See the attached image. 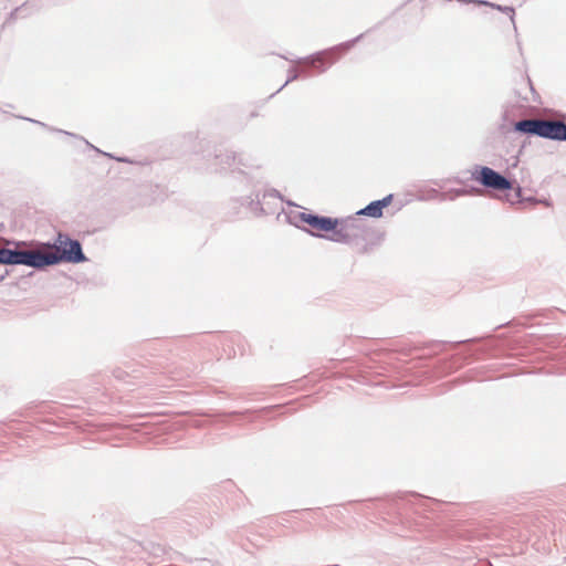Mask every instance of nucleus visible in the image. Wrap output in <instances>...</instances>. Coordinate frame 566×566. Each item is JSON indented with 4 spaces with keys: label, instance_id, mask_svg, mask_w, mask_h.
<instances>
[{
    "label": "nucleus",
    "instance_id": "nucleus-1",
    "mask_svg": "<svg viewBox=\"0 0 566 566\" xmlns=\"http://www.w3.org/2000/svg\"><path fill=\"white\" fill-rule=\"evenodd\" d=\"M333 237L332 242L346 244L357 253L368 254L381 243L384 233L364 221L347 217L339 219Z\"/></svg>",
    "mask_w": 566,
    "mask_h": 566
},
{
    "label": "nucleus",
    "instance_id": "nucleus-2",
    "mask_svg": "<svg viewBox=\"0 0 566 566\" xmlns=\"http://www.w3.org/2000/svg\"><path fill=\"white\" fill-rule=\"evenodd\" d=\"M56 251L42 250L43 271L60 264H80L88 259L83 251L80 240L70 237L67 233L59 232L55 235Z\"/></svg>",
    "mask_w": 566,
    "mask_h": 566
},
{
    "label": "nucleus",
    "instance_id": "nucleus-3",
    "mask_svg": "<svg viewBox=\"0 0 566 566\" xmlns=\"http://www.w3.org/2000/svg\"><path fill=\"white\" fill-rule=\"evenodd\" d=\"M513 132L527 137L536 136L555 142H566V123L562 120L521 119L513 124Z\"/></svg>",
    "mask_w": 566,
    "mask_h": 566
},
{
    "label": "nucleus",
    "instance_id": "nucleus-4",
    "mask_svg": "<svg viewBox=\"0 0 566 566\" xmlns=\"http://www.w3.org/2000/svg\"><path fill=\"white\" fill-rule=\"evenodd\" d=\"M370 30L367 31V33L369 32ZM366 32L365 33H360L358 34L357 36L348 40V41H345V42H342V43H338L336 45H333L331 48H327V49H324V50H321V51H317L315 53H312L307 56H304V57H298L296 60H290L287 56L285 55H280L282 59L284 60H287V61H292L294 63H300V62H307L310 63L315 70L317 73H324L326 72L342 55H344L345 53H347L349 50H352L358 42H360L364 36H365Z\"/></svg>",
    "mask_w": 566,
    "mask_h": 566
},
{
    "label": "nucleus",
    "instance_id": "nucleus-5",
    "mask_svg": "<svg viewBox=\"0 0 566 566\" xmlns=\"http://www.w3.org/2000/svg\"><path fill=\"white\" fill-rule=\"evenodd\" d=\"M22 242H18L14 248L0 249V265H25L36 271H43L42 250H24L18 248Z\"/></svg>",
    "mask_w": 566,
    "mask_h": 566
},
{
    "label": "nucleus",
    "instance_id": "nucleus-6",
    "mask_svg": "<svg viewBox=\"0 0 566 566\" xmlns=\"http://www.w3.org/2000/svg\"><path fill=\"white\" fill-rule=\"evenodd\" d=\"M471 179L485 189L507 191L513 189V181L500 171L483 165H474L471 169Z\"/></svg>",
    "mask_w": 566,
    "mask_h": 566
},
{
    "label": "nucleus",
    "instance_id": "nucleus-7",
    "mask_svg": "<svg viewBox=\"0 0 566 566\" xmlns=\"http://www.w3.org/2000/svg\"><path fill=\"white\" fill-rule=\"evenodd\" d=\"M339 219L340 218L323 216L312 211L306 223L308 228L305 232L312 237L332 241L334 232H336L339 226Z\"/></svg>",
    "mask_w": 566,
    "mask_h": 566
},
{
    "label": "nucleus",
    "instance_id": "nucleus-8",
    "mask_svg": "<svg viewBox=\"0 0 566 566\" xmlns=\"http://www.w3.org/2000/svg\"><path fill=\"white\" fill-rule=\"evenodd\" d=\"M216 164L220 166L221 170L230 169L232 172L239 170V172L244 174L240 167H248L247 163L243 161V157L241 154H235L230 150L220 151L214 156Z\"/></svg>",
    "mask_w": 566,
    "mask_h": 566
},
{
    "label": "nucleus",
    "instance_id": "nucleus-9",
    "mask_svg": "<svg viewBox=\"0 0 566 566\" xmlns=\"http://www.w3.org/2000/svg\"><path fill=\"white\" fill-rule=\"evenodd\" d=\"M250 182H252V191L249 196L241 198V205H247L252 213L255 216H260L263 213V207L261 205L260 195L263 188L261 187L260 181H253L254 177L248 174H244Z\"/></svg>",
    "mask_w": 566,
    "mask_h": 566
},
{
    "label": "nucleus",
    "instance_id": "nucleus-10",
    "mask_svg": "<svg viewBox=\"0 0 566 566\" xmlns=\"http://www.w3.org/2000/svg\"><path fill=\"white\" fill-rule=\"evenodd\" d=\"M52 132H56V133H61V134H65L67 136H72V137H76V138H80L82 139L90 148L94 149L95 151L102 154L103 156H106L108 158H112L118 163H126V164H130L133 163L130 158L128 157H125V156H115L111 153H106V151H102L99 150L97 147L93 146L91 143H88L84 137H80L73 133H70V132H66V130H63V129H59V128H50Z\"/></svg>",
    "mask_w": 566,
    "mask_h": 566
},
{
    "label": "nucleus",
    "instance_id": "nucleus-11",
    "mask_svg": "<svg viewBox=\"0 0 566 566\" xmlns=\"http://www.w3.org/2000/svg\"><path fill=\"white\" fill-rule=\"evenodd\" d=\"M311 212H312L311 210L291 211L287 214L289 222L291 224L295 226L296 228L305 231L307 229L305 226L308 221V217L311 216Z\"/></svg>",
    "mask_w": 566,
    "mask_h": 566
},
{
    "label": "nucleus",
    "instance_id": "nucleus-12",
    "mask_svg": "<svg viewBox=\"0 0 566 566\" xmlns=\"http://www.w3.org/2000/svg\"><path fill=\"white\" fill-rule=\"evenodd\" d=\"M357 216H366L370 218H381L384 216V209L381 208L378 200L370 201L367 206L356 212Z\"/></svg>",
    "mask_w": 566,
    "mask_h": 566
},
{
    "label": "nucleus",
    "instance_id": "nucleus-13",
    "mask_svg": "<svg viewBox=\"0 0 566 566\" xmlns=\"http://www.w3.org/2000/svg\"><path fill=\"white\" fill-rule=\"evenodd\" d=\"M409 496L415 500V502L410 501L412 504H417L420 507H423L424 511L432 510V506L439 505V502L437 500L431 497H424L417 493H411Z\"/></svg>",
    "mask_w": 566,
    "mask_h": 566
},
{
    "label": "nucleus",
    "instance_id": "nucleus-14",
    "mask_svg": "<svg viewBox=\"0 0 566 566\" xmlns=\"http://www.w3.org/2000/svg\"><path fill=\"white\" fill-rule=\"evenodd\" d=\"M485 7H490L494 10H497L502 13H505L509 15L510 20L512 21L513 23V28L515 30V32L517 31V28H516V24H515V9L514 7L512 6H502V4H497V3H493V2H490L489 1V4H484Z\"/></svg>",
    "mask_w": 566,
    "mask_h": 566
},
{
    "label": "nucleus",
    "instance_id": "nucleus-15",
    "mask_svg": "<svg viewBox=\"0 0 566 566\" xmlns=\"http://www.w3.org/2000/svg\"><path fill=\"white\" fill-rule=\"evenodd\" d=\"M311 75H312V73L307 70H304V71H302V73H300L295 69L290 67L287 70V78H286L285 83L276 91V93L281 92L291 82L296 81L300 77H308Z\"/></svg>",
    "mask_w": 566,
    "mask_h": 566
},
{
    "label": "nucleus",
    "instance_id": "nucleus-16",
    "mask_svg": "<svg viewBox=\"0 0 566 566\" xmlns=\"http://www.w3.org/2000/svg\"><path fill=\"white\" fill-rule=\"evenodd\" d=\"M469 195V191L467 188H452L447 193H441L440 199L446 200L449 198L450 200H454L458 197Z\"/></svg>",
    "mask_w": 566,
    "mask_h": 566
},
{
    "label": "nucleus",
    "instance_id": "nucleus-17",
    "mask_svg": "<svg viewBox=\"0 0 566 566\" xmlns=\"http://www.w3.org/2000/svg\"><path fill=\"white\" fill-rule=\"evenodd\" d=\"M516 113H517V109L515 106H505L503 109V113H502L503 122L509 123L513 126V124L516 123L514 120Z\"/></svg>",
    "mask_w": 566,
    "mask_h": 566
},
{
    "label": "nucleus",
    "instance_id": "nucleus-18",
    "mask_svg": "<svg viewBox=\"0 0 566 566\" xmlns=\"http://www.w3.org/2000/svg\"><path fill=\"white\" fill-rule=\"evenodd\" d=\"M467 358H468L467 356H463V357L455 356L451 361L447 363L448 366L446 367L444 370L447 373H451L452 370H455V369L460 368L464 364Z\"/></svg>",
    "mask_w": 566,
    "mask_h": 566
},
{
    "label": "nucleus",
    "instance_id": "nucleus-19",
    "mask_svg": "<svg viewBox=\"0 0 566 566\" xmlns=\"http://www.w3.org/2000/svg\"><path fill=\"white\" fill-rule=\"evenodd\" d=\"M40 245L35 250H44V251H56L55 237L46 242H38Z\"/></svg>",
    "mask_w": 566,
    "mask_h": 566
},
{
    "label": "nucleus",
    "instance_id": "nucleus-20",
    "mask_svg": "<svg viewBox=\"0 0 566 566\" xmlns=\"http://www.w3.org/2000/svg\"><path fill=\"white\" fill-rule=\"evenodd\" d=\"M25 6V3H23L22 6L20 7H17L14 8L10 13H9V17L7 18L6 23H10L12 21H14L17 18H18V14L20 11H22L23 7Z\"/></svg>",
    "mask_w": 566,
    "mask_h": 566
},
{
    "label": "nucleus",
    "instance_id": "nucleus-21",
    "mask_svg": "<svg viewBox=\"0 0 566 566\" xmlns=\"http://www.w3.org/2000/svg\"><path fill=\"white\" fill-rule=\"evenodd\" d=\"M513 185L516 184L515 180H512ZM515 192V197L518 200V202H524V195H523V188L520 185H516V187L513 186V189Z\"/></svg>",
    "mask_w": 566,
    "mask_h": 566
},
{
    "label": "nucleus",
    "instance_id": "nucleus-22",
    "mask_svg": "<svg viewBox=\"0 0 566 566\" xmlns=\"http://www.w3.org/2000/svg\"><path fill=\"white\" fill-rule=\"evenodd\" d=\"M392 200H394V195L389 193V195L385 196L384 198L378 199V202L380 203L381 208L385 209L392 202Z\"/></svg>",
    "mask_w": 566,
    "mask_h": 566
},
{
    "label": "nucleus",
    "instance_id": "nucleus-23",
    "mask_svg": "<svg viewBox=\"0 0 566 566\" xmlns=\"http://www.w3.org/2000/svg\"><path fill=\"white\" fill-rule=\"evenodd\" d=\"M252 411L251 410H244V411H231V412H218V416H229V417H237V416H241V415H248V413H251Z\"/></svg>",
    "mask_w": 566,
    "mask_h": 566
},
{
    "label": "nucleus",
    "instance_id": "nucleus-24",
    "mask_svg": "<svg viewBox=\"0 0 566 566\" xmlns=\"http://www.w3.org/2000/svg\"><path fill=\"white\" fill-rule=\"evenodd\" d=\"M266 196H271V197H280V193L276 189H271L269 191H264L263 192V198H265Z\"/></svg>",
    "mask_w": 566,
    "mask_h": 566
},
{
    "label": "nucleus",
    "instance_id": "nucleus-25",
    "mask_svg": "<svg viewBox=\"0 0 566 566\" xmlns=\"http://www.w3.org/2000/svg\"><path fill=\"white\" fill-rule=\"evenodd\" d=\"M538 199L535 198V197H524V202H527V203H537Z\"/></svg>",
    "mask_w": 566,
    "mask_h": 566
},
{
    "label": "nucleus",
    "instance_id": "nucleus-26",
    "mask_svg": "<svg viewBox=\"0 0 566 566\" xmlns=\"http://www.w3.org/2000/svg\"><path fill=\"white\" fill-rule=\"evenodd\" d=\"M25 119L30 120V122H32L34 124H38V125H40V126H42L44 128H49V126L45 123H42V122H39V120H35V119H31V118H25Z\"/></svg>",
    "mask_w": 566,
    "mask_h": 566
},
{
    "label": "nucleus",
    "instance_id": "nucleus-27",
    "mask_svg": "<svg viewBox=\"0 0 566 566\" xmlns=\"http://www.w3.org/2000/svg\"><path fill=\"white\" fill-rule=\"evenodd\" d=\"M537 203H543L546 207H551V201L548 199H538Z\"/></svg>",
    "mask_w": 566,
    "mask_h": 566
},
{
    "label": "nucleus",
    "instance_id": "nucleus-28",
    "mask_svg": "<svg viewBox=\"0 0 566 566\" xmlns=\"http://www.w3.org/2000/svg\"><path fill=\"white\" fill-rule=\"evenodd\" d=\"M471 342V339H465V340H461V342H457V343H452L453 346H458L459 344H462V343H469Z\"/></svg>",
    "mask_w": 566,
    "mask_h": 566
},
{
    "label": "nucleus",
    "instance_id": "nucleus-29",
    "mask_svg": "<svg viewBox=\"0 0 566 566\" xmlns=\"http://www.w3.org/2000/svg\"><path fill=\"white\" fill-rule=\"evenodd\" d=\"M467 189H468L469 193H471V192H473L475 190V188L473 186H471V187H469Z\"/></svg>",
    "mask_w": 566,
    "mask_h": 566
},
{
    "label": "nucleus",
    "instance_id": "nucleus-30",
    "mask_svg": "<svg viewBox=\"0 0 566 566\" xmlns=\"http://www.w3.org/2000/svg\"><path fill=\"white\" fill-rule=\"evenodd\" d=\"M454 181L458 182V184H462L463 182L460 178H455Z\"/></svg>",
    "mask_w": 566,
    "mask_h": 566
},
{
    "label": "nucleus",
    "instance_id": "nucleus-31",
    "mask_svg": "<svg viewBox=\"0 0 566 566\" xmlns=\"http://www.w3.org/2000/svg\"><path fill=\"white\" fill-rule=\"evenodd\" d=\"M250 116L251 117H255V116H258V113L256 112H252Z\"/></svg>",
    "mask_w": 566,
    "mask_h": 566
},
{
    "label": "nucleus",
    "instance_id": "nucleus-32",
    "mask_svg": "<svg viewBox=\"0 0 566 566\" xmlns=\"http://www.w3.org/2000/svg\"><path fill=\"white\" fill-rule=\"evenodd\" d=\"M268 410H269V408H263V409H261L260 411H261V412H266Z\"/></svg>",
    "mask_w": 566,
    "mask_h": 566
},
{
    "label": "nucleus",
    "instance_id": "nucleus-33",
    "mask_svg": "<svg viewBox=\"0 0 566 566\" xmlns=\"http://www.w3.org/2000/svg\"><path fill=\"white\" fill-rule=\"evenodd\" d=\"M115 377L122 379L123 375H115Z\"/></svg>",
    "mask_w": 566,
    "mask_h": 566
},
{
    "label": "nucleus",
    "instance_id": "nucleus-34",
    "mask_svg": "<svg viewBox=\"0 0 566 566\" xmlns=\"http://www.w3.org/2000/svg\"><path fill=\"white\" fill-rule=\"evenodd\" d=\"M482 566H492V565L489 563H484V564H482Z\"/></svg>",
    "mask_w": 566,
    "mask_h": 566
}]
</instances>
